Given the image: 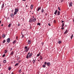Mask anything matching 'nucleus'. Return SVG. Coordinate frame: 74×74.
<instances>
[{
    "label": "nucleus",
    "mask_w": 74,
    "mask_h": 74,
    "mask_svg": "<svg viewBox=\"0 0 74 74\" xmlns=\"http://www.w3.org/2000/svg\"><path fill=\"white\" fill-rule=\"evenodd\" d=\"M48 25L49 26H51V25L49 23L48 24Z\"/></svg>",
    "instance_id": "49530a36"
},
{
    "label": "nucleus",
    "mask_w": 74,
    "mask_h": 74,
    "mask_svg": "<svg viewBox=\"0 0 74 74\" xmlns=\"http://www.w3.org/2000/svg\"><path fill=\"white\" fill-rule=\"evenodd\" d=\"M11 26V24L10 23L8 25L9 27H10V26Z\"/></svg>",
    "instance_id": "bb28decb"
},
{
    "label": "nucleus",
    "mask_w": 74,
    "mask_h": 74,
    "mask_svg": "<svg viewBox=\"0 0 74 74\" xmlns=\"http://www.w3.org/2000/svg\"><path fill=\"white\" fill-rule=\"evenodd\" d=\"M19 10L18 9V8H17V9H15V11L16 12H18V10Z\"/></svg>",
    "instance_id": "6e6552de"
},
{
    "label": "nucleus",
    "mask_w": 74,
    "mask_h": 74,
    "mask_svg": "<svg viewBox=\"0 0 74 74\" xmlns=\"http://www.w3.org/2000/svg\"><path fill=\"white\" fill-rule=\"evenodd\" d=\"M73 4L71 2L69 4V7H72Z\"/></svg>",
    "instance_id": "423d86ee"
},
{
    "label": "nucleus",
    "mask_w": 74,
    "mask_h": 74,
    "mask_svg": "<svg viewBox=\"0 0 74 74\" xmlns=\"http://www.w3.org/2000/svg\"><path fill=\"white\" fill-rule=\"evenodd\" d=\"M8 52V51L7 50H5V51L4 53H6Z\"/></svg>",
    "instance_id": "393cba45"
},
{
    "label": "nucleus",
    "mask_w": 74,
    "mask_h": 74,
    "mask_svg": "<svg viewBox=\"0 0 74 74\" xmlns=\"http://www.w3.org/2000/svg\"><path fill=\"white\" fill-rule=\"evenodd\" d=\"M18 26H21V25L20 24H18Z\"/></svg>",
    "instance_id": "de8ad7c7"
},
{
    "label": "nucleus",
    "mask_w": 74,
    "mask_h": 74,
    "mask_svg": "<svg viewBox=\"0 0 74 74\" xmlns=\"http://www.w3.org/2000/svg\"><path fill=\"white\" fill-rule=\"evenodd\" d=\"M43 58L42 57V56H40V60H42Z\"/></svg>",
    "instance_id": "2eb2a0df"
},
{
    "label": "nucleus",
    "mask_w": 74,
    "mask_h": 74,
    "mask_svg": "<svg viewBox=\"0 0 74 74\" xmlns=\"http://www.w3.org/2000/svg\"><path fill=\"white\" fill-rule=\"evenodd\" d=\"M60 1H61V2H63L64 1H63V0H61Z\"/></svg>",
    "instance_id": "c03bdc74"
},
{
    "label": "nucleus",
    "mask_w": 74,
    "mask_h": 74,
    "mask_svg": "<svg viewBox=\"0 0 74 74\" xmlns=\"http://www.w3.org/2000/svg\"><path fill=\"white\" fill-rule=\"evenodd\" d=\"M32 56V53H30L29 56L28 58H30Z\"/></svg>",
    "instance_id": "9d476101"
},
{
    "label": "nucleus",
    "mask_w": 74,
    "mask_h": 74,
    "mask_svg": "<svg viewBox=\"0 0 74 74\" xmlns=\"http://www.w3.org/2000/svg\"><path fill=\"white\" fill-rule=\"evenodd\" d=\"M1 66V64H0V67Z\"/></svg>",
    "instance_id": "69168bd1"
},
{
    "label": "nucleus",
    "mask_w": 74,
    "mask_h": 74,
    "mask_svg": "<svg viewBox=\"0 0 74 74\" xmlns=\"http://www.w3.org/2000/svg\"><path fill=\"white\" fill-rule=\"evenodd\" d=\"M28 55H29V54H30V52L28 53Z\"/></svg>",
    "instance_id": "bf43d9fd"
},
{
    "label": "nucleus",
    "mask_w": 74,
    "mask_h": 74,
    "mask_svg": "<svg viewBox=\"0 0 74 74\" xmlns=\"http://www.w3.org/2000/svg\"><path fill=\"white\" fill-rule=\"evenodd\" d=\"M11 74H14V73L13 72H12Z\"/></svg>",
    "instance_id": "13d9d810"
},
{
    "label": "nucleus",
    "mask_w": 74,
    "mask_h": 74,
    "mask_svg": "<svg viewBox=\"0 0 74 74\" xmlns=\"http://www.w3.org/2000/svg\"><path fill=\"white\" fill-rule=\"evenodd\" d=\"M11 68L10 67H9V68L8 69V70H11Z\"/></svg>",
    "instance_id": "f704fd0d"
},
{
    "label": "nucleus",
    "mask_w": 74,
    "mask_h": 74,
    "mask_svg": "<svg viewBox=\"0 0 74 74\" xmlns=\"http://www.w3.org/2000/svg\"><path fill=\"white\" fill-rule=\"evenodd\" d=\"M64 26V23H62V25L61 26L62 27H63Z\"/></svg>",
    "instance_id": "4be33fe9"
},
{
    "label": "nucleus",
    "mask_w": 74,
    "mask_h": 74,
    "mask_svg": "<svg viewBox=\"0 0 74 74\" xmlns=\"http://www.w3.org/2000/svg\"><path fill=\"white\" fill-rule=\"evenodd\" d=\"M28 47L27 46H25V47L24 48L25 49H27V47Z\"/></svg>",
    "instance_id": "c9c22d12"
},
{
    "label": "nucleus",
    "mask_w": 74,
    "mask_h": 74,
    "mask_svg": "<svg viewBox=\"0 0 74 74\" xmlns=\"http://www.w3.org/2000/svg\"><path fill=\"white\" fill-rule=\"evenodd\" d=\"M18 38V37H16V39L17 40V39Z\"/></svg>",
    "instance_id": "680f3d73"
},
{
    "label": "nucleus",
    "mask_w": 74,
    "mask_h": 74,
    "mask_svg": "<svg viewBox=\"0 0 74 74\" xmlns=\"http://www.w3.org/2000/svg\"><path fill=\"white\" fill-rule=\"evenodd\" d=\"M5 41H6L5 40H3V44H4V43L5 42Z\"/></svg>",
    "instance_id": "cd10ccee"
},
{
    "label": "nucleus",
    "mask_w": 74,
    "mask_h": 74,
    "mask_svg": "<svg viewBox=\"0 0 74 74\" xmlns=\"http://www.w3.org/2000/svg\"><path fill=\"white\" fill-rule=\"evenodd\" d=\"M61 29L62 30H64V27H63L62 28H61Z\"/></svg>",
    "instance_id": "79ce46f5"
},
{
    "label": "nucleus",
    "mask_w": 74,
    "mask_h": 74,
    "mask_svg": "<svg viewBox=\"0 0 74 74\" xmlns=\"http://www.w3.org/2000/svg\"><path fill=\"white\" fill-rule=\"evenodd\" d=\"M47 62H45L44 64H47Z\"/></svg>",
    "instance_id": "a19ab883"
},
{
    "label": "nucleus",
    "mask_w": 74,
    "mask_h": 74,
    "mask_svg": "<svg viewBox=\"0 0 74 74\" xmlns=\"http://www.w3.org/2000/svg\"><path fill=\"white\" fill-rule=\"evenodd\" d=\"M24 37V36L23 35L22 36V38H23Z\"/></svg>",
    "instance_id": "09e8293b"
},
{
    "label": "nucleus",
    "mask_w": 74,
    "mask_h": 74,
    "mask_svg": "<svg viewBox=\"0 0 74 74\" xmlns=\"http://www.w3.org/2000/svg\"><path fill=\"white\" fill-rule=\"evenodd\" d=\"M63 22H64V21H62V23H63Z\"/></svg>",
    "instance_id": "603ef678"
},
{
    "label": "nucleus",
    "mask_w": 74,
    "mask_h": 74,
    "mask_svg": "<svg viewBox=\"0 0 74 74\" xmlns=\"http://www.w3.org/2000/svg\"><path fill=\"white\" fill-rule=\"evenodd\" d=\"M57 12H58V10H56L54 12V14H55V15H56Z\"/></svg>",
    "instance_id": "1a4fd4ad"
},
{
    "label": "nucleus",
    "mask_w": 74,
    "mask_h": 74,
    "mask_svg": "<svg viewBox=\"0 0 74 74\" xmlns=\"http://www.w3.org/2000/svg\"><path fill=\"white\" fill-rule=\"evenodd\" d=\"M33 5H32L31 6V8L32 9V8H33Z\"/></svg>",
    "instance_id": "c85d7f7f"
},
{
    "label": "nucleus",
    "mask_w": 74,
    "mask_h": 74,
    "mask_svg": "<svg viewBox=\"0 0 74 74\" xmlns=\"http://www.w3.org/2000/svg\"><path fill=\"white\" fill-rule=\"evenodd\" d=\"M22 74H24V73L23 72V73H22Z\"/></svg>",
    "instance_id": "0e129e2a"
},
{
    "label": "nucleus",
    "mask_w": 74,
    "mask_h": 74,
    "mask_svg": "<svg viewBox=\"0 0 74 74\" xmlns=\"http://www.w3.org/2000/svg\"><path fill=\"white\" fill-rule=\"evenodd\" d=\"M6 60H4L3 61V63H6Z\"/></svg>",
    "instance_id": "58836bf2"
},
{
    "label": "nucleus",
    "mask_w": 74,
    "mask_h": 74,
    "mask_svg": "<svg viewBox=\"0 0 74 74\" xmlns=\"http://www.w3.org/2000/svg\"><path fill=\"white\" fill-rule=\"evenodd\" d=\"M1 23V21L0 20V23Z\"/></svg>",
    "instance_id": "5fc2aeb1"
},
{
    "label": "nucleus",
    "mask_w": 74,
    "mask_h": 74,
    "mask_svg": "<svg viewBox=\"0 0 74 74\" xmlns=\"http://www.w3.org/2000/svg\"><path fill=\"white\" fill-rule=\"evenodd\" d=\"M10 16L11 18H13V17L14 16V15L12 13L10 15Z\"/></svg>",
    "instance_id": "f8f14e48"
},
{
    "label": "nucleus",
    "mask_w": 74,
    "mask_h": 74,
    "mask_svg": "<svg viewBox=\"0 0 74 74\" xmlns=\"http://www.w3.org/2000/svg\"><path fill=\"white\" fill-rule=\"evenodd\" d=\"M28 7V6L27 5H26V7Z\"/></svg>",
    "instance_id": "4d7b16f0"
},
{
    "label": "nucleus",
    "mask_w": 74,
    "mask_h": 74,
    "mask_svg": "<svg viewBox=\"0 0 74 74\" xmlns=\"http://www.w3.org/2000/svg\"><path fill=\"white\" fill-rule=\"evenodd\" d=\"M32 62H33V63H34L36 62V60H33Z\"/></svg>",
    "instance_id": "b1692460"
},
{
    "label": "nucleus",
    "mask_w": 74,
    "mask_h": 74,
    "mask_svg": "<svg viewBox=\"0 0 74 74\" xmlns=\"http://www.w3.org/2000/svg\"><path fill=\"white\" fill-rule=\"evenodd\" d=\"M22 1H25V0H22Z\"/></svg>",
    "instance_id": "052dcab7"
},
{
    "label": "nucleus",
    "mask_w": 74,
    "mask_h": 74,
    "mask_svg": "<svg viewBox=\"0 0 74 74\" xmlns=\"http://www.w3.org/2000/svg\"><path fill=\"white\" fill-rule=\"evenodd\" d=\"M32 18H30L29 19V23H32V22H34L36 21V19L35 18H34V16H32Z\"/></svg>",
    "instance_id": "f257e3e1"
},
{
    "label": "nucleus",
    "mask_w": 74,
    "mask_h": 74,
    "mask_svg": "<svg viewBox=\"0 0 74 74\" xmlns=\"http://www.w3.org/2000/svg\"><path fill=\"white\" fill-rule=\"evenodd\" d=\"M26 33H27V30L24 29L22 31L21 33H23L24 35H26Z\"/></svg>",
    "instance_id": "f03ea898"
},
{
    "label": "nucleus",
    "mask_w": 74,
    "mask_h": 74,
    "mask_svg": "<svg viewBox=\"0 0 74 74\" xmlns=\"http://www.w3.org/2000/svg\"><path fill=\"white\" fill-rule=\"evenodd\" d=\"M18 64H19V63H16L15 65V66H18Z\"/></svg>",
    "instance_id": "7c9ffc66"
},
{
    "label": "nucleus",
    "mask_w": 74,
    "mask_h": 74,
    "mask_svg": "<svg viewBox=\"0 0 74 74\" xmlns=\"http://www.w3.org/2000/svg\"><path fill=\"white\" fill-rule=\"evenodd\" d=\"M16 42V40H15L12 42V43L13 44H15Z\"/></svg>",
    "instance_id": "6ab92c4d"
},
{
    "label": "nucleus",
    "mask_w": 74,
    "mask_h": 74,
    "mask_svg": "<svg viewBox=\"0 0 74 74\" xmlns=\"http://www.w3.org/2000/svg\"><path fill=\"white\" fill-rule=\"evenodd\" d=\"M32 41L30 40H28V44L30 45L31 44Z\"/></svg>",
    "instance_id": "20e7f679"
},
{
    "label": "nucleus",
    "mask_w": 74,
    "mask_h": 74,
    "mask_svg": "<svg viewBox=\"0 0 74 74\" xmlns=\"http://www.w3.org/2000/svg\"><path fill=\"white\" fill-rule=\"evenodd\" d=\"M44 11V9H43V8H42L41 10V12L42 13H43Z\"/></svg>",
    "instance_id": "a211bd4d"
},
{
    "label": "nucleus",
    "mask_w": 74,
    "mask_h": 74,
    "mask_svg": "<svg viewBox=\"0 0 74 74\" xmlns=\"http://www.w3.org/2000/svg\"><path fill=\"white\" fill-rule=\"evenodd\" d=\"M61 43H62V42H61V41H60V40L58 41V43L59 44H61Z\"/></svg>",
    "instance_id": "c756f323"
},
{
    "label": "nucleus",
    "mask_w": 74,
    "mask_h": 74,
    "mask_svg": "<svg viewBox=\"0 0 74 74\" xmlns=\"http://www.w3.org/2000/svg\"><path fill=\"white\" fill-rule=\"evenodd\" d=\"M68 33V31L67 30V29H66L65 30V32L64 33V34H66V33Z\"/></svg>",
    "instance_id": "4468645a"
},
{
    "label": "nucleus",
    "mask_w": 74,
    "mask_h": 74,
    "mask_svg": "<svg viewBox=\"0 0 74 74\" xmlns=\"http://www.w3.org/2000/svg\"><path fill=\"white\" fill-rule=\"evenodd\" d=\"M38 62H39V61H40V60H38Z\"/></svg>",
    "instance_id": "e2e57ef3"
},
{
    "label": "nucleus",
    "mask_w": 74,
    "mask_h": 74,
    "mask_svg": "<svg viewBox=\"0 0 74 74\" xmlns=\"http://www.w3.org/2000/svg\"><path fill=\"white\" fill-rule=\"evenodd\" d=\"M14 51H13L11 52L10 55H12V56H13V54H14Z\"/></svg>",
    "instance_id": "0eeeda50"
},
{
    "label": "nucleus",
    "mask_w": 74,
    "mask_h": 74,
    "mask_svg": "<svg viewBox=\"0 0 74 74\" xmlns=\"http://www.w3.org/2000/svg\"><path fill=\"white\" fill-rule=\"evenodd\" d=\"M27 50H28L29 51V47H28V48H27Z\"/></svg>",
    "instance_id": "3c124183"
},
{
    "label": "nucleus",
    "mask_w": 74,
    "mask_h": 74,
    "mask_svg": "<svg viewBox=\"0 0 74 74\" xmlns=\"http://www.w3.org/2000/svg\"><path fill=\"white\" fill-rule=\"evenodd\" d=\"M5 54H4L3 55L2 57H3V58L4 57H5Z\"/></svg>",
    "instance_id": "e433bc0d"
},
{
    "label": "nucleus",
    "mask_w": 74,
    "mask_h": 74,
    "mask_svg": "<svg viewBox=\"0 0 74 74\" xmlns=\"http://www.w3.org/2000/svg\"><path fill=\"white\" fill-rule=\"evenodd\" d=\"M37 25H39V26H41V24H40V23H37Z\"/></svg>",
    "instance_id": "473e14b6"
},
{
    "label": "nucleus",
    "mask_w": 74,
    "mask_h": 74,
    "mask_svg": "<svg viewBox=\"0 0 74 74\" xmlns=\"http://www.w3.org/2000/svg\"><path fill=\"white\" fill-rule=\"evenodd\" d=\"M41 7H39L38 8L37 11L38 12L39 11V10H41Z\"/></svg>",
    "instance_id": "ddd939ff"
},
{
    "label": "nucleus",
    "mask_w": 74,
    "mask_h": 74,
    "mask_svg": "<svg viewBox=\"0 0 74 74\" xmlns=\"http://www.w3.org/2000/svg\"><path fill=\"white\" fill-rule=\"evenodd\" d=\"M19 73H21V69H20L19 71Z\"/></svg>",
    "instance_id": "a18cd8bd"
},
{
    "label": "nucleus",
    "mask_w": 74,
    "mask_h": 74,
    "mask_svg": "<svg viewBox=\"0 0 74 74\" xmlns=\"http://www.w3.org/2000/svg\"><path fill=\"white\" fill-rule=\"evenodd\" d=\"M20 58H19V57H18V58H17V61H18L19 60V59Z\"/></svg>",
    "instance_id": "37998d69"
},
{
    "label": "nucleus",
    "mask_w": 74,
    "mask_h": 74,
    "mask_svg": "<svg viewBox=\"0 0 74 74\" xmlns=\"http://www.w3.org/2000/svg\"><path fill=\"white\" fill-rule=\"evenodd\" d=\"M73 34H72V35H71V39H72V38H73Z\"/></svg>",
    "instance_id": "412c9836"
},
{
    "label": "nucleus",
    "mask_w": 74,
    "mask_h": 74,
    "mask_svg": "<svg viewBox=\"0 0 74 74\" xmlns=\"http://www.w3.org/2000/svg\"><path fill=\"white\" fill-rule=\"evenodd\" d=\"M65 27H67V25H65Z\"/></svg>",
    "instance_id": "6e6d98bb"
},
{
    "label": "nucleus",
    "mask_w": 74,
    "mask_h": 74,
    "mask_svg": "<svg viewBox=\"0 0 74 74\" xmlns=\"http://www.w3.org/2000/svg\"><path fill=\"white\" fill-rule=\"evenodd\" d=\"M53 22L54 23H56V20H54L53 21Z\"/></svg>",
    "instance_id": "ea45409f"
},
{
    "label": "nucleus",
    "mask_w": 74,
    "mask_h": 74,
    "mask_svg": "<svg viewBox=\"0 0 74 74\" xmlns=\"http://www.w3.org/2000/svg\"><path fill=\"white\" fill-rule=\"evenodd\" d=\"M60 11H58L57 12V15H60Z\"/></svg>",
    "instance_id": "f3484780"
},
{
    "label": "nucleus",
    "mask_w": 74,
    "mask_h": 74,
    "mask_svg": "<svg viewBox=\"0 0 74 74\" xmlns=\"http://www.w3.org/2000/svg\"><path fill=\"white\" fill-rule=\"evenodd\" d=\"M29 56V54H28L26 57L27 59H28V58H29V56Z\"/></svg>",
    "instance_id": "5701e85b"
},
{
    "label": "nucleus",
    "mask_w": 74,
    "mask_h": 74,
    "mask_svg": "<svg viewBox=\"0 0 74 74\" xmlns=\"http://www.w3.org/2000/svg\"><path fill=\"white\" fill-rule=\"evenodd\" d=\"M40 55V53H39L37 55V57H38V56H39Z\"/></svg>",
    "instance_id": "72a5a7b5"
},
{
    "label": "nucleus",
    "mask_w": 74,
    "mask_h": 74,
    "mask_svg": "<svg viewBox=\"0 0 74 74\" xmlns=\"http://www.w3.org/2000/svg\"><path fill=\"white\" fill-rule=\"evenodd\" d=\"M58 10H59L61 11L60 8H59V7H58Z\"/></svg>",
    "instance_id": "4c0bfd02"
},
{
    "label": "nucleus",
    "mask_w": 74,
    "mask_h": 74,
    "mask_svg": "<svg viewBox=\"0 0 74 74\" xmlns=\"http://www.w3.org/2000/svg\"><path fill=\"white\" fill-rule=\"evenodd\" d=\"M47 64L48 66H49V65H51V63L49 62H48L47 63Z\"/></svg>",
    "instance_id": "39448f33"
},
{
    "label": "nucleus",
    "mask_w": 74,
    "mask_h": 74,
    "mask_svg": "<svg viewBox=\"0 0 74 74\" xmlns=\"http://www.w3.org/2000/svg\"><path fill=\"white\" fill-rule=\"evenodd\" d=\"M12 48H11L10 49V51H12Z\"/></svg>",
    "instance_id": "8fccbe9b"
},
{
    "label": "nucleus",
    "mask_w": 74,
    "mask_h": 74,
    "mask_svg": "<svg viewBox=\"0 0 74 74\" xmlns=\"http://www.w3.org/2000/svg\"><path fill=\"white\" fill-rule=\"evenodd\" d=\"M11 40V39H10V38H8L7 39V42L8 43H9L10 42V40Z\"/></svg>",
    "instance_id": "7ed1b4c3"
},
{
    "label": "nucleus",
    "mask_w": 74,
    "mask_h": 74,
    "mask_svg": "<svg viewBox=\"0 0 74 74\" xmlns=\"http://www.w3.org/2000/svg\"><path fill=\"white\" fill-rule=\"evenodd\" d=\"M45 15H47V14H45Z\"/></svg>",
    "instance_id": "338daca9"
},
{
    "label": "nucleus",
    "mask_w": 74,
    "mask_h": 74,
    "mask_svg": "<svg viewBox=\"0 0 74 74\" xmlns=\"http://www.w3.org/2000/svg\"><path fill=\"white\" fill-rule=\"evenodd\" d=\"M28 50H27V49H25V52H27V51H28Z\"/></svg>",
    "instance_id": "2f4dec72"
},
{
    "label": "nucleus",
    "mask_w": 74,
    "mask_h": 74,
    "mask_svg": "<svg viewBox=\"0 0 74 74\" xmlns=\"http://www.w3.org/2000/svg\"><path fill=\"white\" fill-rule=\"evenodd\" d=\"M42 67L43 68H45L46 67V66H45V65L44 64V65H43Z\"/></svg>",
    "instance_id": "aec40b11"
},
{
    "label": "nucleus",
    "mask_w": 74,
    "mask_h": 74,
    "mask_svg": "<svg viewBox=\"0 0 74 74\" xmlns=\"http://www.w3.org/2000/svg\"><path fill=\"white\" fill-rule=\"evenodd\" d=\"M4 4L3 3L1 6L2 9H3V8H4Z\"/></svg>",
    "instance_id": "9b49d317"
},
{
    "label": "nucleus",
    "mask_w": 74,
    "mask_h": 74,
    "mask_svg": "<svg viewBox=\"0 0 74 74\" xmlns=\"http://www.w3.org/2000/svg\"><path fill=\"white\" fill-rule=\"evenodd\" d=\"M6 36L4 34H3L2 35V37L3 38H5V36Z\"/></svg>",
    "instance_id": "dca6fc26"
},
{
    "label": "nucleus",
    "mask_w": 74,
    "mask_h": 74,
    "mask_svg": "<svg viewBox=\"0 0 74 74\" xmlns=\"http://www.w3.org/2000/svg\"><path fill=\"white\" fill-rule=\"evenodd\" d=\"M3 26V24H2V25H1V26Z\"/></svg>",
    "instance_id": "864d4df0"
},
{
    "label": "nucleus",
    "mask_w": 74,
    "mask_h": 74,
    "mask_svg": "<svg viewBox=\"0 0 74 74\" xmlns=\"http://www.w3.org/2000/svg\"><path fill=\"white\" fill-rule=\"evenodd\" d=\"M0 38H1V37L0 36Z\"/></svg>",
    "instance_id": "774afa93"
},
{
    "label": "nucleus",
    "mask_w": 74,
    "mask_h": 74,
    "mask_svg": "<svg viewBox=\"0 0 74 74\" xmlns=\"http://www.w3.org/2000/svg\"><path fill=\"white\" fill-rule=\"evenodd\" d=\"M17 14V12L15 11V12H14V15H16V14Z\"/></svg>",
    "instance_id": "a878e982"
}]
</instances>
